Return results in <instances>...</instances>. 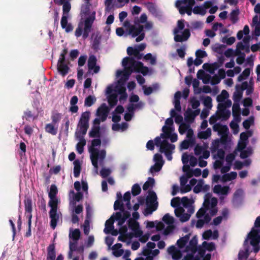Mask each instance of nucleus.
<instances>
[{
    "mask_svg": "<svg viewBox=\"0 0 260 260\" xmlns=\"http://www.w3.org/2000/svg\"><path fill=\"white\" fill-rule=\"evenodd\" d=\"M249 244L253 246L254 253H257L260 250V229L252 228L251 231L248 233L247 238L244 241V250H240L238 253V259L239 260L246 259L250 254L248 248V241Z\"/></svg>",
    "mask_w": 260,
    "mask_h": 260,
    "instance_id": "nucleus-1",
    "label": "nucleus"
},
{
    "mask_svg": "<svg viewBox=\"0 0 260 260\" xmlns=\"http://www.w3.org/2000/svg\"><path fill=\"white\" fill-rule=\"evenodd\" d=\"M95 19V12H93L92 14L87 17L83 23V22H80L78 25L75 32V35L78 38L83 34L84 39L87 38L89 36V32L91 31L92 26Z\"/></svg>",
    "mask_w": 260,
    "mask_h": 260,
    "instance_id": "nucleus-2",
    "label": "nucleus"
},
{
    "mask_svg": "<svg viewBox=\"0 0 260 260\" xmlns=\"http://www.w3.org/2000/svg\"><path fill=\"white\" fill-rule=\"evenodd\" d=\"M184 20H180L177 22V27L174 28V33L175 35L174 36V40L176 42H182L185 41L190 36V30L188 29H185L182 35L177 34L179 30L183 29L184 28Z\"/></svg>",
    "mask_w": 260,
    "mask_h": 260,
    "instance_id": "nucleus-3",
    "label": "nucleus"
},
{
    "mask_svg": "<svg viewBox=\"0 0 260 260\" xmlns=\"http://www.w3.org/2000/svg\"><path fill=\"white\" fill-rule=\"evenodd\" d=\"M122 64V66L125 68V71H122L121 70H118L117 71V76H122L121 78L118 81L119 83H120L122 79H123L124 81L127 80L132 73L135 72L134 69H133L134 66L132 65L131 63H130V60L129 59H126V57L123 59Z\"/></svg>",
    "mask_w": 260,
    "mask_h": 260,
    "instance_id": "nucleus-4",
    "label": "nucleus"
},
{
    "mask_svg": "<svg viewBox=\"0 0 260 260\" xmlns=\"http://www.w3.org/2000/svg\"><path fill=\"white\" fill-rule=\"evenodd\" d=\"M144 29L143 25H136L134 24L133 26H131L130 29H128V34L132 38L137 37L136 39V41L139 42L142 41L145 37Z\"/></svg>",
    "mask_w": 260,
    "mask_h": 260,
    "instance_id": "nucleus-5",
    "label": "nucleus"
},
{
    "mask_svg": "<svg viewBox=\"0 0 260 260\" xmlns=\"http://www.w3.org/2000/svg\"><path fill=\"white\" fill-rule=\"evenodd\" d=\"M89 115H82L78 126L79 129L75 133V135L84 136L86 134L89 127Z\"/></svg>",
    "mask_w": 260,
    "mask_h": 260,
    "instance_id": "nucleus-6",
    "label": "nucleus"
},
{
    "mask_svg": "<svg viewBox=\"0 0 260 260\" xmlns=\"http://www.w3.org/2000/svg\"><path fill=\"white\" fill-rule=\"evenodd\" d=\"M218 203V200L215 197H212L211 199V201L208 199H204L203 203V208L206 209V210H209V213L211 216H213L216 215L218 212V208L217 205Z\"/></svg>",
    "mask_w": 260,
    "mask_h": 260,
    "instance_id": "nucleus-7",
    "label": "nucleus"
},
{
    "mask_svg": "<svg viewBox=\"0 0 260 260\" xmlns=\"http://www.w3.org/2000/svg\"><path fill=\"white\" fill-rule=\"evenodd\" d=\"M126 59L130 60V63L134 66L133 69L135 72L141 73L144 76L147 74L149 71L148 68L144 66L142 62L136 61L133 57H126Z\"/></svg>",
    "mask_w": 260,
    "mask_h": 260,
    "instance_id": "nucleus-8",
    "label": "nucleus"
},
{
    "mask_svg": "<svg viewBox=\"0 0 260 260\" xmlns=\"http://www.w3.org/2000/svg\"><path fill=\"white\" fill-rule=\"evenodd\" d=\"M48 205L51 208L49 213V217L50 218V226L53 229H54L59 220V215L57 213L58 204H49Z\"/></svg>",
    "mask_w": 260,
    "mask_h": 260,
    "instance_id": "nucleus-9",
    "label": "nucleus"
},
{
    "mask_svg": "<svg viewBox=\"0 0 260 260\" xmlns=\"http://www.w3.org/2000/svg\"><path fill=\"white\" fill-rule=\"evenodd\" d=\"M175 148V145L169 143L166 140H164L163 145L159 149V151L165 153L168 160H171L172 159V154Z\"/></svg>",
    "mask_w": 260,
    "mask_h": 260,
    "instance_id": "nucleus-10",
    "label": "nucleus"
},
{
    "mask_svg": "<svg viewBox=\"0 0 260 260\" xmlns=\"http://www.w3.org/2000/svg\"><path fill=\"white\" fill-rule=\"evenodd\" d=\"M145 24L144 26L146 30H150L152 29L153 24L152 22L147 21V16L145 13H143L140 18H135L134 20V24L136 25H142Z\"/></svg>",
    "mask_w": 260,
    "mask_h": 260,
    "instance_id": "nucleus-11",
    "label": "nucleus"
},
{
    "mask_svg": "<svg viewBox=\"0 0 260 260\" xmlns=\"http://www.w3.org/2000/svg\"><path fill=\"white\" fill-rule=\"evenodd\" d=\"M97 59L95 55H91L89 56L87 66L89 72L93 71V73L97 74L99 72L100 67L99 66L96 65Z\"/></svg>",
    "mask_w": 260,
    "mask_h": 260,
    "instance_id": "nucleus-12",
    "label": "nucleus"
},
{
    "mask_svg": "<svg viewBox=\"0 0 260 260\" xmlns=\"http://www.w3.org/2000/svg\"><path fill=\"white\" fill-rule=\"evenodd\" d=\"M58 193V189L57 186L55 184H52L50 186V190L48 193V197L49 198V204H58V200L56 198V195Z\"/></svg>",
    "mask_w": 260,
    "mask_h": 260,
    "instance_id": "nucleus-13",
    "label": "nucleus"
},
{
    "mask_svg": "<svg viewBox=\"0 0 260 260\" xmlns=\"http://www.w3.org/2000/svg\"><path fill=\"white\" fill-rule=\"evenodd\" d=\"M181 97V93L180 91H177L174 94L173 104L174 105V109L171 110L170 114H177V112L181 111L180 99Z\"/></svg>",
    "mask_w": 260,
    "mask_h": 260,
    "instance_id": "nucleus-14",
    "label": "nucleus"
},
{
    "mask_svg": "<svg viewBox=\"0 0 260 260\" xmlns=\"http://www.w3.org/2000/svg\"><path fill=\"white\" fill-rule=\"evenodd\" d=\"M65 61L58 59L57 64V71L62 77L67 75L70 70Z\"/></svg>",
    "mask_w": 260,
    "mask_h": 260,
    "instance_id": "nucleus-15",
    "label": "nucleus"
},
{
    "mask_svg": "<svg viewBox=\"0 0 260 260\" xmlns=\"http://www.w3.org/2000/svg\"><path fill=\"white\" fill-rule=\"evenodd\" d=\"M198 238L197 236H193L189 242L188 245L186 247L187 251H190L192 254L196 253L197 251Z\"/></svg>",
    "mask_w": 260,
    "mask_h": 260,
    "instance_id": "nucleus-16",
    "label": "nucleus"
},
{
    "mask_svg": "<svg viewBox=\"0 0 260 260\" xmlns=\"http://www.w3.org/2000/svg\"><path fill=\"white\" fill-rule=\"evenodd\" d=\"M68 15H62L60 21L61 26L63 29H65L66 32H70L73 30L72 24L68 23Z\"/></svg>",
    "mask_w": 260,
    "mask_h": 260,
    "instance_id": "nucleus-17",
    "label": "nucleus"
},
{
    "mask_svg": "<svg viewBox=\"0 0 260 260\" xmlns=\"http://www.w3.org/2000/svg\"><path fill=\"white\" fill-rule=\"evenodd\" d=\"M143 106L144 104L141 101L136 103H131L127 107V110L129 113H126L125 114H133L136 110L142 109Z\"/></svg>",
    "mask_w": 260,
    "mask_h": 260,
    "instance_id": "nucleus-18",
    "label": "nucleus"
},
{
    "mask_svg": "<svg viewBox=\"0 0 260 260\" xmlns=\"http://www.w3.org/2000/svg\"><path fill=\"white\" fill-rule=\"evenodd\" d=\"M76 137L79 140L76 144V150L79 154H82L84 151V146L86 145V140L84 136L75 135Z\"/></svg>",
    "mask_w": 260,
    "mask_h": 260,
    "instance_id": "nucleus-19",
    "label": "nucleus"
},
{
    "mask_svg": "<svg viewBox=\"0 0 260 260\" xmlns=\"http://www.w3.org/2000/svg\"><path fill=\"white\" fill-rule=\"evenodd\" d=\"M47 255L46 260H55L56 257L55 244L53 243L50 244L47 248Z\"/></svg>",
    "mask_w": 260,
    "mask_h": 260,
    "instance_id": "nucleus-20",
    "label": "nucleus"
},
{
    "mask_svg": "<svg viewBox=\"0 0 260 260\" xmlns=\"http://www.w3.org/2000/svg\"><path fill=\"white\" fill-rule=\"evenodd\" d=\"M187 3L188 0H177L176 1L175 7L178 9L181 15H184L186 13L187 8V5L186 6H181V5L183 4H187Z\"/></svg>",
    "mask_w": 260,
    "mask_h": 260,
    "instance_id": "nucleus-21",
    "label": "nucleus"
},
{
    "mask_svg": "<svg viewBox=\"0 0 260 260\" xmlns=\"http://www.w3.org/2000/svg\"><path fill=\"white\" fill-rule=\"evenodd\" d=\"M114 218L113 216H112L109 219L107 220L105 222V228L104 230V232L106 234H109L112 230H113Z\"/></svg>",
    "mask_w": 260,
    "mask_h": 260,
    "instance_id": "nucleus-22",
    "label": "nucleus"
},
{
    "mask_svg": "<svg viewBox=\"0 0 260 260\" xmlns=\"http://www.w3.org/2000/svg\"><path fill=\"white\" fill-rule=\"evenodd\" d=\"M128 127V124L126 122H122L121 124L119 123H113L112 125V129L113 131H121L123 132L125 131Z\"/></svg>",
    "mask_w": 260,
    "mask_h": 260,
    "instance_id": "nucleus-23",
    "label": "nucleus"
},
{
    "mask_svg": "<svg viewBox=\"0 0 260 260\" xmlns=\"http://www.w3.org/2000/svg\"><path fill=\"white\" fill-rule=\"evenodd\" d=\"M24 208L25 215L32 214V200L30 198H27L24 200Z\"/></svg>",
    "mask_w": 260,
    "mask_h": 260,
    "instance_id": "nucleus-24",
    "label": "nucleus"
},
{
    "mask_svg": "<svg viewBox=\"0 0 260 260\" xmlns=\"http://www.w3.org/2000/svg\"><path fill=\"white\" fill-rule=\"evenodd\" d=\"M91 154H94V156L98 157V159H100L101 160H103L105 159L106 155V152L105 150H102L99 151L96 148H92L90 150Z\"/></svg>",
    "mask_w": 260,
    "mask_h": 260,
    "instance_id": "nucleus-25",
    "label": "nucleus"
},
{
    "mask_svg": "<svg viewBox=\"0 0 260 260\" xmlns=\"http://www.w3.org/2000/svg\"><path fill=\"white\" fill-rule=\"evenodd\" d=\"M46 132L55 136L57 133L58 125H55L51 123L46 124L45 127Z\"/></svg>",
    "mask_w": 260,
    "mask_h": 260,
    "instance_id": "nucleus-26",
    "label": "nucleus"
},
{
    "mask_svg": "<svg viewBox=\"0 0 260 260\" xmlns=\"http://www.w3.org/2000/svg\"><path fill=\"white\" fill-rule=\"evenodd\" d=\"M90 138H100L101 137L100 127L99 125H93L89 133Z\"/></svg>",
    "mask_w": 260,
    "mask_h": 260,
    "instance_id": "nucleus-27",
    "label": "nucleus"
},
{
    "mask_svg": "<svg viewBox=\"0 0 260 260\" xmlns=\"http://www.w3.org/2000/svg\"><path fill=\"white\" fill-rule=\"evenodd\" d=\"M157 196L155 192L151 191L149 193L146 198V204L154 205L155 203H158L157 201Z\"/></svg>",
    "mask_w": 260,
    "mask_h": 260,
    "instance_id": "nucleus-28",
    "label": "nucleus"
},
{
    "mask_svg": "<svg viewBox=\"0 0 260 260\" xmlns=\"http://www.w3.org/2000/svg\"><path fill=\"white\" fill-rule=\"evenodd\" d=\"M73 164L74 176L75 177L77 178L79 176L81 170V163L79 159H76L74 161Z\"/></svg>",
    "mask_w": 260,
    "mask_h": 260,
    "instance_id": "nucleus-29",
    "label": "nucleus"
},
{
    "mask_svg": "<svg viewBox=\"0 0 260 260\" xmlns=\"http://www.w3.org/2000/svg\"><path fill=\"white\" fill-rule=\"evenodd\" d=\"M124 204L122 202V197L121 194H120V197H119V200H117L115 201L114 204V209L115 210H120V211H122L124 210Z\"/></svg>",
    "mask_w": 260,
    "mask_h": 260,
    "instance_id": "nucleus-30",
    "label": "nucleus"
},
{
    "mask_svg": "<svg viewBox=\"0 0 260 260\" xmlns=\"http://www.w3.org/2000/svg\"><path fill=\"white\" fill-rule=\"evenodd\" d=\"M190 234H187L178 239L177 241V244L180 248H183L189 240Z\"/></svg>",
    "mask_w": 260,
    "mask_h": 260,
    "instance_id": "nucleus-31",
    "label": "nucleus"
},
{
    "mask_svg": "<svg viewBox=\"0 0 260 260\" xmlns=\"http://www.w3.org/2000/svg\"><path fill=\"white\" fill-rule=\"evenodd\" d=\"M239 9L237 8L233 10L230 13V19L233 24L236 23L239 20Z\"/></svg>",
    "mask_w": 260,
    "mask_h": 260,
    "instance_id": "nucleus-32",
    "label": "nucleus"
},
{
    "mask_svg": "<svg viewBox=\"0 0 260 260\" xmlns=\"http://www.w3.org/2000/svg\"><path fill=\"white\" fill-rule=\"evenodd\" d=\"M241 90H246V95H248L253 93L254 90V87L251 86H248V82L247 81H244L242 82L241 85Z\"/></svg>",
    "mask_w": 260,
    "mask_h": 260,
    "instance_id": "nucleus-33",
    "label": "nucleus"
},
{
    "mask_svg": "<svg viewBox=\"0 0 260 260\" xmlns=\"http://www.w3.org/2000/svg\"><path fill=\"white\" fill-rule=\"evenodd\" d=\"M211 136V129L208 128L206 131L198 133V137L200 139H207Z\"/></svg>",
    "mask_w": 260,
    "mask_h": 260,
    "instance_id": "nucleus-34",
    "label": "nucleus"
},
{
    "mask_svg": "<svg viewBox=\"0 0 260 260\" xmlns=\"http://www.w3.org/2000/svg\"><path fill=\"white\" fill-rule=\"evenodd\" d=\"M127 53L128 55H134L138 59H141L142 55L140 54L139 50L137 48H134L132 47H128L127 48Z\"/></svg>",
    "mask_w": 260,
    "mask_h": 260,
    "instance_id": "nucleus-35",
    "label": "nucleus"
},
{
    "mask_svg": "<svg viewBox=\"0 0 260 260\" xmlns=\"http://www.w3.org/2000/svg\"><path fill=\"white\" fill-rule=\"evenodd\" d=\"M231 115H212L209 119V123L210 124H215V123L222 117L228 119Z\"/></svg>",
    "mask_w": 260,
    "mask_h": 260,
    "instance_id": "nucleus-36",
    "label": "nucleus"
},
{
    "mask_svg": "<svg viewBox=\"0 0 260 260\" xmlns=\"http://www.w3.org/2000/svg\"><path fill=\"white\" fill-rule=\"evenodd\" d=\"M172 131V128L171 127L164 125L162 127V131L163 133L160 134L161 137H162V139L169 138Z\"/></svg>",
    "mask_w": 260,
    "mask_h": 260,
    "instance_id": "nucleus-37",
    "label": "nucleus"
},
{
    "mask_svg": "<svg viewBox=\"0 0 260 260\" xmlns=\"http://www.w3.org/2000/svg\"><path fill=\"white\" fill-rule=\"evenodd\" d=\"M108 102L110 107L115 106L117 103V95L115 93L107 95Z\"/></svg>",
    "mask_w": 260,
    "mask_h": 260,
    "instance_id": "nucleus-38",
    "label": "nucleus"
},
{
    "mask_svg": "<svg viewBox=\"0 0 260 260\" xmlns=\"http://www.w3.org/2000/svg\"><path fill=\"white\" fill-rule=\"evenodd\" d=\"M109 108L105 103H103L97 109L96 114H109Z\"/></svg>",
    "mask_w": 260,
    "mask_h": 260,
    "instance_id": "nucleus-39",
    "label": "nucleus"
},
{
    "mask_svg": "<svg viewBox=\"0 0 260 260\" xmlns=\"http://www.w3.org/2000/svg\"><path fill=\"white\" fill-rule=\"evenodd\" d=\"M250 69L249 68H246L242 73L238 76V81H241L247 79L250 75Z\"/></svg>",
    "mask_w": 260,
    "mask_h": 260,
    "instance_id": "nucleus-40",
    "label": "nucleus"
},
{
    "mask_svg": "<svg viewBox=\"0 0 260 260\" xmlns=\"http://www.w3.org/2000/svg\"><path fill=\"white\" fill-rule=\"evenodd\" d=\"M147 207L145 210L144 214L148 215L152 214V213L155 211L158 207V203H155L154 205H147Z\"/></svg>",
    "mask_w": 260,
    "mask_h": 260,
    "instance_id": "nucleus-41",
    "label": "nucleus"
},
{
    "mask_svg": "<svg viewBox=\"0 0 260 260\" xmlns=\"http://www.w3.org/2000/svg\"><path fill=\"white\" fill-rule=\"evenodd\" d=\"M127 224L129 228L133 231L140 228L139 222L132 218L129 219Z\"/></svg>",
    "mask_w": 260,
    "mask_h": 260,
    "instance_id": "nucleus-42",
    "label": "nucleus"
},
{
    "mask_svg": "<svg viewBox=\"0 0 260 260\" xmlns=\"http://www.w3.org/2000/svg\"><path fill=\"white\" fill-rule=\"evenodd\" d=\"M127 228L126 225H123L120 227L119 230V233L120 235H124L127 238L131 239L133 237V234L127 233Z\"/></svg>",
    "mask_w": 260,
    "mask_h": 260,
    "instance_id": "nucleus-43",
    "label": "nucleus"
},
{
    "mask_svg": "<svg viewBox=\"0 0 260 260\" xmlns=\"http://www.w3.org/2000/svg\"><path fill=\"white\" fill-rule=\"evenodd\" d=\"M254 123V117L253 116H250L247 119L244 120L243 122V127L248 129L251 125Z\"/></svg>",
    "mask_w": 260,
    "mask_h": 260,
    "instance_id": "nucleus-44",
    "label": "nucleus"
},
{
    "mask_svg": "<svg viewBox=\"0 0 260 260\" xmlns=\"http://www.w3.org/2000/svg\"><path fill=\"white\" fill-rule=\"evenodd\" d=\"M192 12L195 14H200L203 16L206 14V10L202 6H197L193 8Z\"/></svg>",
    "mask_w": 260,
    "mask_h": 260,
    "instance_id": "nucleus-45",
    "label": "nucleus"
},
{
    "mask_svg": "<svg viewBox=\"0 0 260 260\" xmlns=\"http://www.w3.org/2000/svg\"><path fill=\"white\" fill-rule=\"evenodd\" d=\"M114 218V220H116L118 221V224L119 225H122L126 221L125 218L122 217V214L120 212H117L115 213Z\"/></svg>",
    "mask_w": 260,
    "mask_h": 260,
    "instance_id": "nucleus-46",
    "label": "nucleus"
},
{
    "mask_svg": "<svg viewBox=\"0 0 260 260\" xmlns=\"http://www.w3.org/2000/svg\"><path fill=\"white\" fill-rule=\"evenodd\" d=\"M203 247L209 251H212L215 249V245L213 242L208 243L204 241L202 243Z\"/></svg>",
    "mask_w": 260,
    "mask_h": 260,
    "instance_id": "nucleus-47",
    "label": "nucleus"
},
{
    "mask_svg": "<svg viewBox=\"0 0 260 260\" xmlns=\"http://www.w3.org/2000/svg\"><path fill=\"white\" fill-rule=\"evenodd\" d=\"M225 47L226 46L224 45L217 44L212 47V50L218 54H222L223 53V50Z\"/></svg>",
    "mask_w": 260,
    "mask_h": 260,
    "instance_id": "nucleus-48",
    "label": "nucleus"
},
{
    "mask_svg": "<svg viewBox=\"0 0 260 260\" xmlns=\"http://www.w3.org/2000/svg\"><path fill=\"white\" fill-rule=\"evenodd\" d=\"M241 85H237L236 86V92L234 93V96L235 100H240L242 96L243 90H241Z\"/></svg>",
    "mask_w": 260,
    "mask_h": 260,
    "instance_id": "nucleus-49",
    "label": "nucleus"
},
{
    "mask_svg": "<svg viewBox=\"0 0 260 260\" xmlns=\"http://www.w3.org/2000/svg\"><path fill=\"white\" fill-rule=\"evenodd\" d=\"M62 5V15H68L71 9V5L70 2H67Z\"/></svg>",
    "mask_w": 260,
    "mask_h": 260,
    "instance_id": "nucleus-50",
    "label": "nucleus"
},
{
    "mask_svg": "<svg viewBox=\"0 0 260 260\" xmlns=\"http://www.w3.org/2000/svg\"><path fill=\"white\" fill-rule=\"evenodd\" d=\"M155 182L154 179L153 178L149 177L148 180L145 182L143 185V189L144 190H147L150 187L152 186Z\"/></svg>",
    "mask_w": 260,
    "mask_h": 260,
    "instance_id": "nucleus-51",
    "label": "nucleus"
},
{
    "mask_svg": "<svg viewBox=\"0 0 260 260\" xmlns=\"http://www.w3.org/2000/svg\"><path fill=\"white\" fill-rule=\"evenodd\" d=\"M117 91L119 94L121 95L120 99H125L127 97V94L126 93V88L125 87L120 85L117 87Z\"/></svg>",
    "mask_w": 260,
    "mask_h": 260,
    "instance_id": "nucleus-52",
    "label": "nucleus"
},
{
    "mask_svg": "<svg viewBox=\"0 0 260 260\" xmlns=\"http://www.w3.org/2000/svg\"><path fill=\"white\" fill-rule=\"evenodd\" d=\"M236 55H239L236 59L237 63L239 64H242L245 61V54L240 51H237Z\"/></svg>",
    "mask_w": 260,
    "mask_h": 260,
    "instance_id": "nucleus-53",
    "label": "nucleus"
},
{
    "mask_svg": "<svg viewBox=\"0 0 260 260\" xmlns=\"http://www.w3.org/2000/svg\"><path fill=\"white\" fill-rule=\"evenodd\" d=\"M162 220L168 225H173L174 221V218L171 216L169 214H166L162 217Z\"/></svg>",
    "mask_w": 260,
    "mask_h": 260,
    "instance_id": "nucleus-54",
    "label": "nucleus"
},
{
    "mask_svg": "<svg viewBox=\"0 0 260 260\" xmlns=\"http://www.w3.org/2000/svg\"><path fill=\"white\" fill-rule=\"evenodd\" d=\"M186 138L187 140L192 143V145H194L196 141L193 137V131L192 129L189 128L187 131Z\"/></svg>",
    "mask_w": 260,
    "mask_h": 260,
    "instance_id": "nucleus-55",
    "label": "nucleus"
},
{
    "mask_svg": "<svg viewBox=\"0 0 260 260\" xmlns=\"http://www.w3.org/2000/svg\"><path fill=\"white\" fill-rule=\"evenodd\" d=\"M141 188L138 184H135L132 188V193L133 196H136L140 193Z\"/></svg>",
    "mask_w": 260,
    "mask_h": 260,
    "instance_id": "nucleus-56",
    "label": "nucleus"
},
{
    "mask_svg": "<svg viewBox=\"0 0 260 260\" xmlns=\"http://www.w3.org/2000/svg\"><path fill=\"white\" fill-rule=\"evenodd\" d=\"M217 111L215 114H231L230 111H228L226 113H224V111L226 110L225 106L223 103H219L217 106Z\"/></svg>",
    "mask_w": 260,
    "mask_h": 260,
    "instance_id": "nucleus-57",
    "label": "nucleus"
},
{
    "mask_svg": "<svg viewBox=\"0 0 260 260\" xmlns=\"http://www.w3.org/2000/svg\"><path fill=\"white\" fill-rule=\"evenodd\" d=\"M163 165L162 163L157 162L152 166L150 169V172L153 173L154 172H159L162 168Z\"/></svg>",
    "mask_w": 260,
    "mask_h": 260,
    "instance_id": "nucleus-58",
    "label": "nucleus"
},
{
    "mask_svg": "<svg viewBox=\"0 0 260 260\" xmlns=\"http://www.w3.org/2000/svg\"><path fill=\"white\" fill-rule=\"evenodd\" d=\"M181 203L184 207L187 208L191 206V202L187 197H183L181 199Z\"/></svg>",
    "mask_w": 260,
    "mask_h": 260,
    "instance_id": "nucleus-59",
    "label": "nucleus"
},
{
    "mask_svg": "<svg viewBox=\"0 0 260 260\" xmlns=\"http://www.w3.org/2000/svg\"><path fill=\"white\" fill-rule=\"evenodd\" d=\"M189 124L184 122L181 123L178 129L179 133L181 135H183L186 131H187V130L189 129Z\"/></svg>",
    "mask_w": 260,
    "mask_h": 260,
    "instance_id": "nucleus-60",
    "label": "nucleus"
},
{
    "mask_svg": "<svg viewBox=\"0 0 260 260\" xmlns=\"http://www.w3.org/2000/svg\"><path fill=\"white\" fill-rule=\"evenodd\" d=\"M181 204V199L179 197L174 198L171 200V205L174 208L179 207Z\"/></svg>",
    "mask_w": 260,
    "mask_h": 260,
    "instance_id": "nucleus-61",
    "label": "nucleus"
},
{
    "mask_svg": "<svg viewBox=\"0 0 260 260\" xmlns=\"http://www.w3.org/2000/svg\"><path fill=\"white\" fill-rule=\"evenodd\" d=\"M185 116L184 117V120L185 121V123L190 124L192 123L194 120V118L198 115H184Z\"/></svg>",
    "mask_w": 260,
    "mask_h": 260,
    "instance_id": "nucleus-62",
    "label": "nucleus"
},
{
    "mask_svg": "<svg viewBox=\"0 0 260 260\" xmlns=\"http://www.w3.org/2000/svg\"><path fill=\"white\" fill-rule=\"evenodd\" d=\"M95 102V99L91 96H88L85 100V105L88 107L92 106Z\"/></svg>",
    "mask_w": 260,
    "mask_h": 260,
    "instance_id": "nucleus-63",
    "label": "nucleus"
},
{
    "mask_svg": "<svg viewBox=\"0 0 260 260\" xmlns=\"http://www.w3.org/2000/svg\"><path fill=\"white\" fill-rule=\"evenodd\" d=\"M231 128L233 131L234 134H237L239 132V127L238 123L232 120L230 123Z\"/></svg>",
    "mask_w": 260,
    "mask_h": 260,
    "instance_id": "nucleus-64",
    "label": "nucleus"
}]
</instances>
